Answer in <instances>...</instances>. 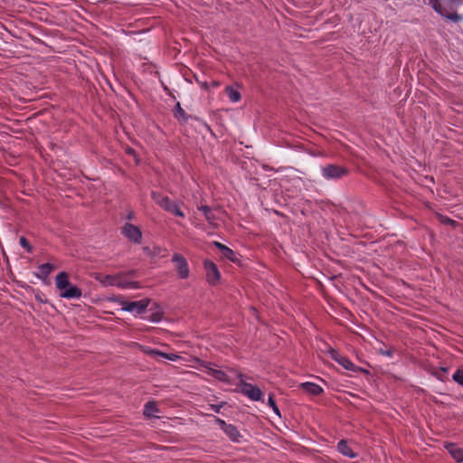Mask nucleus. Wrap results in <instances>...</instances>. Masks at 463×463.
Returning a JSON list of instances; mask_svg holds the SVG:
<instances>
[{
  "label": "nucleus",
  "mask_w": 463,
  "mask_h": 463,
  "mask_svg": "<svg viewBox=\"0 0 463 463\" xmlns=\"http://www.w3.org/2000/svg\"><path fill=\"white\" fill-rule=\"evenodd\" d=\"M239 383L238 387L240 388L241 392L250 399L251 401L260 402L263 401V393L261 390L251 383H246L243 379V374H238Z\"/></svg>",
  "instance_id": "f257e3e1"
},
{
  "label": "nucleus",
  "mask_w": 463,
  "mask_h": 463,
  "mask_svg": "<svg viewBox=\"0 0 463 463\" xmlns=\"http://www.w3.org/2000/svg\"><path fill=\"white\" fill-rule=\"evenodd\" d=\"M118 302L121 306V309L123 311H128L135 315H140L143 314L147 308L150 303V299L143 298L138 301H127L121 298L118 300Z\"/></svg>",
  "instance_id": "f03ea898"
},
{
  "label": "nucleus",
  "mask_w": 463,
  "mask_h": 463,
  "mask_svg": "<svg viewBox=\"0 0 463 463\" xmlns=\"http://www.w3.org/2000/svg\"><path fill=\"white\" fill-rule=\"evenodd\" d=\"M321 174L326 180H338L348 174V169L339 165L329 164L321 168Z\"/></svg>",
  "instance_id": "7ed1b4c3"
},
{
  "label": "nucleus",
  "mask_w": 463,
  "mask_h": 463,
  "mask_svg": "<svg viewBox=\"0 0 463 463\" xmlns=\"http://www.w3.org/2000/svg\"><path fill=\"white\" fill-rule=\"evenodd\" d=\"M172 260L175 263V268L177 271L178 277L183 279H187L189 277L190 270L185 258L179 253H175Z\"/></svg>",
  "instance_id": "20e7f679"
},
{
  "label": "nucleus",
  "mask_w": 463,
  "mask_h": 463,
  "mask_svg": "<svg viewBox=\"0 0 463 463\" xmlns=\"http://www.w3.org/2000/svg\"><path fill=\"white\" fill-rule=\"evenodd\" d=\"M203 267L206 272L207 282L215 286L221 279V274L217 266L211 260H205L203 262Z\"/></svg>",
  "instance_id": "39448f33"
},
{
  "label": "nucleus",
  "mask_w": 463,
  "mask_h": 463,
  "mask_svg": "<svg viewBox=\"0 0 463 463\" xmlns=\"http://www.w3.org/2000/svg\"><path fill=\"white\" fill-rule=\"evenodd\" d=\"M122 234L134 243H140L142 239V232L140 229L129 222H127L121 231Z\"/></svg>",
  "instance_id": "423d86ee"
},
{
  "label": "nucleus",
  "mask_w": 463,
  "mask_h": 463,
  "mask_svg": "<svg viewBox=\"0 0 463 463\" xmlns=\"http://www.w3.org/2000/svg\"><path fill=\"white\" fill-rule=\"evenodd\" d=\"M151 197L156 204H158L161 208L168 213L176 203V202L172 201L168 196L163 195L154 191L151 193Z\"/></svg>",
  "instance_id": "0eeeda50"
},
{
  "label": "nucleus",
  "mask_w": 463,
  "mask_h": 463,
  "mask_svg": "<svg viewBox=\"0 0 463 463\" xmlns=\"http://www.w3.org/2000/svg\"><path fill=\"white\" fill-rule=\"evenodd\" d=\"M330 354L333 360L337 362L340 365H342L345 369L349 371H355L356 366L355 364L346 356L341 355L339 353H337L335 350L331 349Z\"/></svg>",
  "instance_id": "6e6552de"
},
{
  "label": "nucleus",
  "mask_w": 463,
  "mask_h": 463,
  "mask_svg": "<svg viewBox=\"0 0 463 463\" xmlns=\"http://www.w3.org/2000/svg\"><path fill=\"white\" fill-rule=\"evenodd\" d=\"M223 432L232 442L241 443L243 439V437L238 430L237 427L232 424L225 426Z\"/></svg>",
  "instance_id": "1a4fd4ad"
},
{
  "label": "nucleus",
  "mask_w": 463,
  "mask_h": 463,
  "mask_svg": "<svg viewBox=\"0 0 463 463\" xmlns=\"http://www.w3.org/2000/svg\"><path fill=\"white\" fill-rule=\"evenodd\" d=\"M81 290L76 287L70 284V286L61 292L60 296L68 299H79L81 297Z\"/></svg>",
  "instance_id": "9d476101"
},
{
  "label": "nucleus",
  "mask_w": 463,
  "mask_h": 463,
  "mask_svg": "<svg viewBox=\"0 0 463 463\" xmlns=\"http://www.w3.org/2000/svg\"><path fill=\"white\" fill-rule=\"evenodd\" d=\"M300 388L306 392L315 396H318L324 392V390L320 385L311 382L302 383L300 384Z\"/></svg>",
  "instance_id": "9b49d317"
},
{
  "label": "nucleus",
  "mask_w": 463,
  "mask_h": 463,
  "mask_svg": "<svg viewBox=\"0 0 463 463\" xmlns=\"http://www.w3.org/2000/svg\"><path fill=\"white\" fill-rule=\"evenodd\" d=\"M337 449L342 455L348 457L350 458H354L357 456L356 453H354L351 447L348 445L347 441L344 439L338 442Z\"/></svg>",
  "instance_id": "f8f14e48"
},
{
  "label": "nucleus",
  "mask_w": 463,
  "mask_h": 463,
  "mask_svg": "<svg viewBox=\"0 0 463 463\" xmlns=\"http://www.w3.org/2000/svg\"><path fill=\"white\" fill-rule=\"evenodd\" d=\"M55 284L57 288L60 289L61 291L66 289L71 284L68 274L66 272H60L56 276Z\"/></svg>",
  "instance_id": "ddd939ff"
},
{
  "label": "nucleus",
  "mask_w": 463,
  "mask_h": 463,
  "mask_svg": "<svg viewBox=\"0 0 463 463\" xmlns=\"http://www.w3.org/2000/svg\"><path fill=\"white\" fill-rule=\"evenodd\" d=\"M204 366L207 368V374L213 376V378L220 382L230 383L228 375L223 371L207 367L206 365Z\"/></svg>",
  "instance_id": "4468645a"
},
{
  "label": "nucleus",
  "mask_w": 463,
  "mask_h": 463,
  "mask_svg": "<svg viewBox=\"0 0 463 463\" xmlns=\"http://www.w3.org/2000/svg\"><path fill=\"white\" fill-rule=\"evenodd\" d=\"M198 210L201 211L206 221L211 224V225H215V220H216V217L213 213V211L212 210L211 207L207 206V205H202V206H199L198 207Z\"/></svg>",
  "instance_id": "2eb2a0df"
},
{
  "label": "nucleus",
  "mask_w": 463,
  "mask_h": 463,
  "mask_svg": "<svg viewBox=\"0 0 463 463\" xmlns=\"http://www.w3.org/2000/svg\"><path fill=\"white\" fill-rule=\"evenodd\" d=\"M446 448L454 459H456L458 462H463V449H462L458 448L454 444H449Z\"/></svg>",
  "instance_id": "dca6fc26"
},
{
  "label": "nucleus",
  "mask_w": 463,
  "mask_h": 463,
  "mask_svg": "<svg viewBox=\"0 0 463 463\" xmlns=\"http://www.w3.org/2000/svg\"><path fill=\"white\" fill-rule=\"evenodd\" d=\"M158 412L156 403L154 401L147 402L144 406V415L147 418L155 417Z\"/></svg>",
  "instance_id": "f3484780"
},
{
  "label": "nucleus",
  "mask_w": 463,
  "mask_h": 463,
  "mask_svg": "<svg viewBox=\"0 0 463 463\" xmlns=\"http://www.w3.org/2000/svg\"><path fill=\"white\" fill-rule=\"evenodd\" d=\"M225 92L232 102H238L241 100V93L231 86L225 88Z\"/></svg>",
  "instance_id": "a211bd4d"
},
{
  "label": "nucleus",
  "mask_w": 463,
  "mask_h": 463,
  "mask_svg": "<svg viewBox=\"0 0 463 463\" xmlns=\"http://www.w3.org/2000/svg\"><path fill=\"white\" fill-rule=\"evenodd\" d=\"M175 117L179 120L186 123L188 121L189 116L186 112L182 109L180 103H177L175 109L174 110Z\"/></svg>",
  "instance_id": "6ab92c4d"
},
{
  "label": "nucleus",
  "mask_w": 463,
  "mask_h": 463,
  "mask_svg": "<svg viewBox=\"0 0 463 463\" xmlns=\"http://www.w3.org/2000/svg\"><path fill=\"white\" fill-rule=\"evenodd\" d=\"M437 13L453 22H458V21L462 20V16L458 14L457 13H453V14L447 13L446 9L443 8L442 5H441L440 12H437Z\"/></svg>",
  "instance_id": "aec40b11"
},
{
  "label": "nucleus",
  "mask_w": 463,
  "mask_h": 463,
  "mask_svg": "<svg viewBox=\"0 0 463 463\" xmlns=\"http://www.w3.org/2000/svg\"><path fill=\"white\" fill-rule=\"evenodd\" d=\"M38 269L43 277H47L54 269V266L50 263H43Z\"/></svg>",
  "instance_id": "412c9836"
},
{
  "label": "nucleus",
  "mask_w": 463,
  "mask_h": 463,
  "mask_svg": "<svg viewBox=\"0 0 463 463\" xmlns=\"http://www.w3.org/2000/svg\"><path fill=\"white\" fill-rule=\"evenodd\" d=\"M221 253H222V257L226 258L227 260H229L232 262L237 261V257H236L235 252L229 247H226Z\"/></svg>",
  "instance_id": "4be33fe9"
},
{
  "label": "nucleus",
  "mask_w": 463,
  "mask_h": 463,
  "mask_svg": "<svg viewBox=\"0 0 463 463\" xmlns=\"http://www.w3.org/2000/svg\"><path fill=\"white\" fill-rule=\"evenodd\" d=\"M268 404L272 409L274 413H276L277 415L280 416V411H279V407L277 406V404L275 402L273 394H269V395Z\"/></svg>",
  "instance_id": "5701e85b"
},
{
  "label": "nucleus",
  "mask_w": 463,
  "mask_h": 463,
  "mask_svg": "<svg viewBox=\"0 0 463 463\" xmlns=\"http://www.w3.org/2000/svg\"><path fill=\"white\" fill-rule=\"evenodd\" d=\"M452 379L458 384L463 385V369H458L454 373Z\"/></svg>",
  "instance_id": "b1692460"
},
{
  "label": "nucleus",
  "mask_w": 463,
  "mask_h": 463,
  "mask_svg": "<svg viewBox=\"0 0 463 463\" xmlns=\"http://www.w3.org/2000/svg\"><path fill=\"white\" fill-rule=\"evenodd\" d=\"M20 245L29 253L33 252V247L31 246L28 240L24 237H21L19 240Z\"/></svg>",
  "instance_id": "393cba45"
},
{
  "label": "nucleus",
  "mask_w": 463,
  "mask_h": 463,
  "mask_svg": "<svg viewBox=\"0 0 463 463\" xmlns=\"http://www.w3.org/2000/svg\"><path fill=\"white\" fill-rule=\"evenodd\" d=\"M169 213L181 218H184L185 216L184 212L180 209V206L177 203L175 204V206H173Z\"/></svg>",
  "instance_id": "a878e982"
},
{
  "label": "nucleus",
  "mask_w": 463,
  "mask_h": 463,
  "mask_svg": "<svg viewBox=\"0 0 463 463\" xmlns=\"http://www.w3.org/2000/svg\"><path fill=\"white\" fill-rule=\"evenodd\" d=\"M427 4L430 5L436 12H440L441 4L439 0H427Z\"/></svg>",
  "instance_id": "bb28decb"
},
{
  "label": "nucleus",
  "mask_w": 463,
  "mask_h": 463,
  "mask_svg": "<svg viewBox=\"0 0 463 463\" xmlns=\"http://www.w3.org/2000/svg\"><path fill=\"white\" fill-rule=\"evenodd\" d=\"M148 353L153 354L155 355H158V356H162V357H165L167 359L173 360L168 354L162 353L160 351H157V350H150Z\"/></svg>",
  "instance_id": "cd10ccee"
},
{
  "label": "nucleus",
  "mask_w": 463,
  "mask_h": 463,
  "mask_svg": "<svg viewBox=\"0 0 463 463\" xmlns=\"http://www.w3.org/2000/svg\"><path fill=\"white\" fill-rule=\"evenodd\" d=\"M162 318V314L159 312H156L151 315L150 321L152 322H159Z\"/></svg>",
  "instance_id": "c85d7f7f"
},
{
  "label": "nucleus",
  "mask_w": 463,
  "mask_h": 463,
  "mask_svg": "<svg viewBox=\"0 0 463 463\" xmlns=\"http://www.w3.org/2000/svg\"><path fill=\"white\" fill-rule=\"evenodd\" d=\"M380 353L383 354V355H385L387 357H392L393 356V349H386V350H381Z\"/></svg>",
  "instance_id": "c756f323"
},
{
  "label": "nucleus",
  "mask_w": 463,
  "mask_h": 463,
  "mask_svg": "<svg viewBox=\"0 0 463 463\" xmlns=\"http://www.w3.org/2000/svg\"><path fill=\"white\" fill-rule=\"evenodd\" d=\"M215 421L222 430L225 429V426L229 425L228 423H226L223 420H222L220 418H215Z\"/></svg>",
  "instance_id": "7c9ffc66"
},
{
  "label": "nucleus",
  "mask_w": 463,
  "mask_h": 463,
  "mask_svg": "<svg viewBox=\"0 0 463 463\" xmlns=\"http://www.w3.org/2000/svg\"><path fill=\"white\" fill-rule=\"evenodd\" d=\"M223 404H213L211 405V408L213 411L216 413H219L221 411V409L222 408Z\"/></svg>",
  "instance_id": "2f4dec72"
},
{
  "label": "nucleus",
  "mask_w": 463,
  "mask_h": 463,
  "mask_svg": "<svg viewBox=\"0 0 463 463\" xmlns=\"http://www.w3.org/2000/svg\"><path fill=\"white\" fill-rule=\"evenodd\" d=\"M214 245H215V247H216L217 249H219V250H220V251H221V252H222V250L227 247L226 245H224V244H222V243H221V242H218V241H215V242H214Z\"/></svg>",
  "instance_id": "473e14b6"
},
{
  "label": "nucleus",
  "mask_w": 463,
  "mask_h": 463,
  "mask_svg": "<svg viewBox=\"0 0 463 463\" xmlns=\"http://www.w3.org/2000/svg\"><path fill=\"white\" fill-rule=\"evenodd\" d=\"M133 218H134V213L133 212L128 213L127 215V219L132 220Z\"/></svg>",
  "instance_id": "72a5a7b5"
},
{
  "label": "nucleus",
  "mask_w": 463,
  "mask_h": 463,
  "mask_svg": "<svg viewBox=\"0 0 463 463\" xmlns=\"http://www.w3.org/2000/svg\"><path fill=\"white\" fill-rule=\"evenodd\" d=\"M449 3L451 4H456V5H458V4H461V0H449Z\"/></svg>",
  "instance_id": "f704fd0d"
},
{
  "label": "nucleus",
  "mask_w": 463,
  "mask_h": 463,
  "mask_svg": "<svg viewBox=\"0 0 463 463\" xmlns=\"http://www.w3.org/2000/svg\"><path fill=\"white\" fill-rule=\"evenodd\" d=\"M128 286H129L130 288H137V287H136V283H135V282L128 283Z\"/></svg>",
  "instance_id": "c9c22d12"
},
{
  "label": "nucleus",
  "mask_w": 463,
  "mask_h": 463,
  "mask_svg": "<svg viewBox=\"0 0 463 463\" xmlns=\"http://www.w3.org/2000/svg\"><path fill=\"white\" fill-rule=\"evenodd\" d=\"M446 222H451V223H453V222H454V221H452V220H451V219H449V218H447Z\"/></svg>",
  "instance_id": "e433bc0d"
},
{
  "label": "nucleus",
  "mask_w": 463,
  "mask_h": 463,
  "mask_svg": "<svg viewBox=\"0 0 463 463\" xmlns=\"http://www.w3.org/2000/svg\"><path fill=\"white\" fill-rule=\"evenodd\" d=\"M203 87H204L205 89H207V84H206V83L203 84Z\"/></svg>",
  "instance_id": "4c0bfd02"
},
{
  "label": "nucleus",
  "mask_w": 463,
  "mask_h": 463,
  "mask_svg": "<svg viewBox=\"0 0 463 463\" xmlns=\"http://www.w3.org/2000/svg\"><path fill=\"white\" fill-rule=\"evenodd\" d=\"M110 284H111V285H115V284H116V282H115V281H111V282H110Z\"/></svg>",
  "instance_id": "58836bf2"
}]
</instances>
